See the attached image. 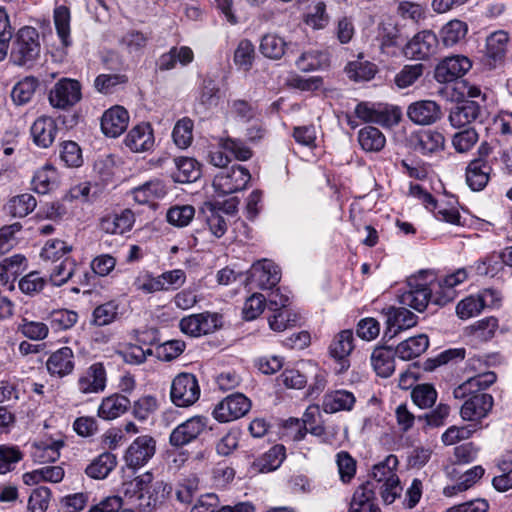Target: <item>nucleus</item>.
I'll list each match as a JSON object with an SVG mask.
<instances>
[{
  "instance_id": "obj_39",
  "label": "nucleus",
  "mask_w": 512,
  "mask_h": 512,
  "mask_svg": "<svg viewBox=\"0 0 512 512\" xmlns=\"http://www.w3.org/2000/svg\"><path fill=\"white\" fill-rule=\"evenodd\" d=\"M117 464L116 456L109 452H103L95 458L85 469L86 474L93 479H105Z\"/></svg>"
},
{
  "instance_id": "obj_62",
  "label": "nucleus",
  "mask_w": 512,
  "mask_h": 512,
  "mask_svg": "<svg viewBox=\"0 0 512 512\" xmlns=\"http://www.w3.org/2000/svg\"><path fill=\"white\" fill-rule=\"evenodd\" d=\"M477 429H479L478 424L451 426L442 434L441 439L445 445H454L459 441L469 439Z\"/></svg>"
},
{
  "instance_id": "obj_5",
  "label": "nucleus",
  "mask_w": 512,
  "mask_h": 512,
  "mask_svg": "<svg viewBox=\"0 0 512 512\" xmlns=\"http://www.w3.org/2000/svg\"><path fill=\"white\" fill-rule=\"evenodd\" d=\"M251 179L244 166L233 165L220 171L213 180V187L221 194H232L246 187Z\"/></svg>"
},
{
  "instance_id": "obj_56",
  "label": "nucleus",
  "mask_w": 512,
  "mask_h": 512,
  "mask_svg": "<svg viewBox=\"0 0 512 512\" xmlns=\"http://www.w3.org/2000/svg\"><path fill=\"white\" fill-rule=\"evenodd\" d=\"M195 216V208L191 205H176L168 209L167 222L176 227L187 226Z\"/></svg>"
},
{
  "instance_id": "obj_45",
  "label": "nucleus",
  "mask_w": 512,
  "mask_h": 512,
  "mask_svg": "<svg viewBox=\"0 0 512 512\" xmlns=\"http://www.w3.org/2000/svg\"><path fill=\"white\" fill-rule=\"evenodd\" d=\"M70 11L64 6H58L54 10V24L57 35L64 47H69L72 44L70 38Z\"/></svg>"
},
{
  "instance_id": "obj_8",
  "label": "nucleus",
  "mask_w": 512,
  "mask_h": 512,
  "mask_svg": "<svg viewBox=\"0 0 512 512\" xmlns=\"http://www.w3.org/2000/svg\"><path fill=\"white\" fill-rule=\"evenodd\" d=\"M250 408V400L242 393H235L227 396L215 406L213 416L219 422H230L246 415Z\"/></svg>"
},
{
  "instance_id": "obj_19",
  "label": "nucleus",
  "mask_w": 512,
  "mask_h": 512,
  "mask_svg": "<svg viewBox=\"0 0 512 512\" xmlns=\"http://www.w3.org/2000/svg\"><path fill=\"white\" fill-rule=\"evenodd\" d=\"M250 277L258 288L273 289L280 282L281 271L274 262L264 259L252 265Z\"/></svg>"
},
{
  "instance_id": "obj_50",
  "label": "nucleus",
  "mask_w": 512,
  "mask_h": 512,
  "mask_svg": "<svg viewBox=\"0 0 512 512\" xmlns=\"http://www.w3.org/2000/svg\"><path fill=\"white\" fill-rule=\"evenodd\" d=\"M193 127V121L188 117H184L176 122L172 132L176 146L185 149L191 145L193 140Z\"/></svg>"
},
{
  "instance_id": "obj_17",
  "label": "nucleus",
  "mask_w": 512,
  "mask_h": 512,
  "mask_svg": "<svg viewBox=\"0 0 512 512\" xmlns=\"http://www.w3.org/2000/svg\"><path fill=\"white\" fill-rule=\"evenodd\" d=\"M107 374L104 365L93 363L80 373L77 380V389L81 394H98L105 390Z\"/></svg>"
},
{
  "instance_id": "obj_13",
  "label": "nucleus",
  "mask_w": 512,
  "mask_h": 512,
  "mask_svg": "<svg viewBox=\"0 0 512 512\" xmlns=\"http://www.w3.org/2000/svg\"><path fill=\"white\" fill-rule=\"evenodd\" d=\"M409 144L414 151L430 156L444 149L445 137L437 130L421 129L410 134Z\"/></svg>"
},
{
  "instance_id": "obj_52",
  "label": "nucleus",
  "mask_w": 512,
  "mask_h": 512,
  "mask_svg": "<svg viewBox=\"0 0 512 512\" xmlns=\"http://www.w3.org/2000/svg\"><path fill=\"white\" fill-rule=\"evenodd\" d=\"M327 61L325 53L319 50H309L303 52L296 60L297 68L304 72L321 69Z\"/></svg>"
},
{
  "instance_id": "obj_63",
  "label": "nucleus",
  "mask_w": 512,
  "mask_h": 512,
  "mask_svg": "<svg viewBox=\"0 0 512 512\" xmlns=\"http://www.w3.org/2000/svg\"><path fill=\"white\" fill-rule=\"evenodd\" d=\"M185 347V342L182 340H169L157 345L153 354L162 361H172L184 352Z\"/></svg>"
},
{
  "instance_id": "obj_7",
  "label": "nucleus",
  "mask_w": 512,
  "mask_h": 512,
  "mask_svg": "<svg viewBox=\"0 0 512 512\" xmlns=\"http://www.w3.org/2000/svg\"><path fill=\"white\" fill-rule=\"evenodd\" d=\"M208 418L193 416L176 426L169 437L171 446L179 448L196 440L208 428Z\"/></svg>"
},
{
  "instance_id": "obj_36",
  "label": "nucleus",
  "mask_w": 512,
  "mask_h": 512,
  "mask_svg": "<svg viewBox=\"0 0 512 512\" xmlns=\"http://www.w3.org/2000/svg\"><path fill=\"white\" fill-rule=\"evenodd\" d=\"M377 39L382 51L387 54H394V49L401 46L403 42L400 30L391 21H383L379 24Z\"/></svg>"
},
{
  "instance_id": "obj_46",
  "label": "nucleus",
  "mask_w": 512,
  "mask_h": 512,
  "mask_svg": "<svg viewBox=\"0 0 512 512\" xmlns=\"http://www.w3.org/2000/svg\"><path fill=\"white\" fill-rule=\"evenodd\" d=\"M468 25L458 19L451 20L441 29V39L446 47H451L465 38Z\"/></svg>"
},
{
  "instance_id": "obj_42",
  "label": "nucleus",
  "mask_w": 512,
  "mask_h": 512,
  "mask_svg": "<svg viewBox=\"0 0 512 512\" xmlns=\"http://www.w3.org/2000/svg\"><path fill=\"white\" fill-rule=\"evenodd\" d=\"M133 198L139 204H146L166 195V187L160 180H151L132 190Z\"/></svg>"
},
{
  "instance_id": "obj_22",
  "label": "nucleus",
  "mask_w": 512,
  "mask_h": 512,
  "mask_svg": "<svg viewBox=\"0 0 512 512\" xmlns=\"http://www.w3.org/2000/svg\"><path fill=\"white\" fill-rule=\"evenodd\" d=\"M128 122L127 110L121 106H114L104 112L101 118V129L106 136L115 138L126 130Z\"/></svg>"
},
{
  "instance_id": "obj_49",
  "label": "nucleus",
  "mask_w": 512,
  "mask_h": 512,
  "mask_svg": "<svg viewBox=\"0 0 512 512\" xmlns=\"http://www.w3.org/2000/svg\"><path fill=\"white\" fill-rule=\"evenodd\" d=\"M25 261V256L21 254L4 258L0 262V282L7 284L11 279L14 280L21 272Z\"/></svg>"
},
{
  "instance_id": "obj_55",
  "label": "nucleus",
  "mask_w": 512,
  "mask_h": 512,
  "mask_svg": "<svg viewBox=\"0 0 512 512\" xmlns=\"http://www.w3.org/2000/svg\"><path fill=\"white\" fill-rule=\"evenodd\" d=\"M255 58V47L248 39L239 42L234 52V62L242 70L248 71L253 65Z\"/></svg>"
},
{
  "instance_id": "obj_3",
  "label": "nucleus",
  "mask_w": 512,
  "mask_h": 512,
  "mask_svg": "<svg viewBox=\"0 0 512 512\" xmlns=\"http://www.w3.org/2000/svg\"><path fill=\"white\" fill-rule=\"evenodd\" d=\"M355 115L364 122L379 124L383 127L395 126L401 119V112L397 107L368 102L359 103L355 108Z\"/></svg>"
},
{
  "instance_id": "obj_54",
  "label": "nucleus",
  "mask_w": 512,
  "mask_h": 512,
  "mask_svg": "<svg viewBox=\"0 0 512 512\" xmlns=\"http://www.w3.org/2000/svg\"><path fill=\"white\" fill-rule=\"evenodd\" d=\"M330 16L324 2L316 3L304 16V23L313 30H322L329 24Z\"/></svg>"
},
{
  "instance_id": "obj_20",
  "label": "nucleus",
  "mask_w": 512,
  "mask_h": 512,
  "mask_svg": "<svg viewBox=\"0 0 512 512\" xmlns=\"http://www.w3.org/2000/svg\"><path fill=\"white\" fill-rule=\"evenodd\" d=\"M387 329L385 336L393 338L399 332L412 328L417 324L418 317L405 307H388L386 309Z\"/></svg>"
},
{
  "instance_id": "obj_21",
  "label": "nucleus",
  "mask_w": 512,
  "mask_h": 512,
  "mask_svg": "<svg viewBox=\"0 0 512 512\" xmlns=\"http://www.w3.org/2000/svg\"><path fill=\"white\" fill-rule=\"evenodd\" d=\"M125 145L135 153L149 151L154 147L155 138L150 123H141L133 127L125 137Z\"/></svg>"
},
{
  "instance_id": "obj_14",
  "label": "nucleus",
  "mask_w": 512,
  "mask_h": 512,
  "mask_svg": "<svg viewBox=\"0 0 512 512\" xmlns=\"http://www.w3.org/2000/svg\"><path fill=\"white\" fill-rule=\"evenodd\" d=\"M438 43V38L433 31L424 30L406 43L403 52L407 58L425 60L436 53Z\"/></svg>"
},
{
  "instance_id": "obj_25",
  "label": "nucleus",
  "mask_w": 512,
  "mask_h": 512,
  "mask_svg": "<svg viewBox=\"0 0 512 512\" xmlns=\"http://www.w3.org/2000/svg\"><path fill=\"white\" fill-rule=\"evenodd\" d=\"M58 132L56 121L49 116L38 117L30 128L33 142L40 148H48L55 141Z\"/></svg>"
},
{
  "instance_id": "obj_18",
  "label": "nucleus",
  "mask_w": 512,
  "mask_h": 512,
  "mask_svg": "<svg viewBox=\"0 0 512 512\" xmlns=\"http://www.w3.org/2000/svg\"><path fill=\"white\" fill-rule=\"evenodd\" d=\"M472 67L471 60L463 55L446 57L435 69V78L440 83H449L464 76Z\"/></svg>"
},
{
  "instance_id": "obj_59",
  "label": "nucleus",
  "mask_w": 512,
  "mask_h": 512,
  "mask_svg": "<svg viewBox=\"0 0 512 512\" xmlns=\"http://www.w3.org/2000/svg\"><path fill=\"white\" fill-rule=\"evenodd\" d=\"M411 398L419 408H429L436 402L437 391L431 384H418L413 388Z\"/></svg>"
},
{
  "instance_id": "obj_16",
  "label": "nucleus",
  "mask_w": 512,
  "mask_h": 512,
  "mask_svg": "<svg viewBox=\"0 0 512 512\" xmlns=\"http://www.w3.org/2000/svg\"><path fill=\"white\" fill-rule=\"evenodd\" d=\"M408 119L416 125L428 126L441 120V106L433 100H419L408 105Z\"/></svg>"
},
{
  "instance_id": "obj_33",
  "label": "nucleus",
  "mask_w": 512,
  "mask_h": 512,
  "mask_svg": "<svg viewBox=\"0 0 512 512\" xmlns=\"http://www.w3.org/2000/svg\"><path fill=\"white\" fill-rule=\"evenodd\" d=\"M355 396L347 390H335L326 393L323 397L322 407L326 413L350 411L355 404Z\"/></svg>"
},
{
  "instance_id": "obj_51",
  "label": "nucleus",
  "mask_w": 512,
  "mask_h": 512,
  "mask_svg": "<svg viewBox=\"0 0 512 512\" xmlns=\"http://www.w3.org/2000/svg\"><path fill=\"white\" fill-rule=\"evenodd\" d=\"M47 283V278L42 276L40 272L31 271L19 280L18 287L22 293L35 296L44 289Z\"/></svg>"
},
{
  "instance_id": "obj_53",
  "label": "nucleus",
  "mask_w": 512,
  "mask_h": 512,
  "mask_svg": "<svg viewBox=\"0 0 512 512\" xmlns=\"http://www.w3.org/2000/svg\"><path fill=\"white\" fill-rule=\"evenodd\" d=\"M22 459L23 453L17 446L0 445V474L13 471Z\"/></svg>"
},
{
  "instance_id": "obj_24",
  "label": "nucleus",
  "mask_w": 512,
  "mask_h": 512,
  "mask_svg": "<svg viewBox=\"0 0 512 512\" xmlns=\"http://www.w3.org/2000/svg\"><path fill=\"white\" fill-rule=\"evenodd\" d=\"M482 112L480 104L473 100H465L454 106L448 116L452 127L463 128L476 121Z\"/></svg>"
},
{
  "instance_id": "obj_11",
  "label": "nucleus",
  "mask_w": 512,
  "mask_h": 512,
  "mask_svg": "<svg viewBox=\"0 0 512 512\" xmlns=\"http://www.w3.org/2000/svg\"><path fill=\"white\" fill-rule=\"evenodd\" d=\"M221 324V316L217 313L204 312L182 318L179 326L183 333L198 337L213 333Z\"/></svg>"
},
{
  "instance_id": "obj_1",
  "label": "nucleus",
  "mask_w": 512,
  "mask_h": 512,
  "mask_svg": "<svg viewBox=\"0 0 512 512\" xmlns=\"http://www.w3.org/2000/svg\"><path fill=\"white\" fill-rule=\"evenodd\" d=\"M468 278L465 268H460L447 275L440 281H434V274L430 271H420L417 276L408 280L409 289L398 296L400 304L422 312L432 300V291L435 287L453 288Z\"/></svg>"
},
{
  "instance_id": "obj_31",
  "label": "nucleus",
  "mask_w": 512,
  "mask_h": 512,
  "mask_svg": "<svg viewBox=\"0 0 512 512\" xmlns=\"http://www.w3.org/2000/svg\"><path fill=\"white\" fill-rule=\"evenodd\" d=\"M396 350L387 346L376 347L371 355V364L376 374L382 378L390 377L395 370Z\"/></svg>"
},
{
  "instance_id": "obj_38",
  "label": "nucleus",
  "mask_w": 512,
  "mask_h": 512,
  "mask_svg": "<svg viewBox=\"0 0 512 512\" xmlns=\"http://www.w3.org/2000/svg\"><path fill=\"white\" fill-rule=\"evenodd\" d=\"M36 206V198L30 193H23L10 198L4 205V210L12 217L23 218L33 212Z\"/></svg>"
},
{
  "instance_id": "obj_57",
  "label": "nucleus",
  "mask_w": 512,
  "mask_h": 512,
  "mask_svg": "<svg viewBox=\"0 0 512 512\" xmlns=\"http://www.w3.org/2000/svg\"><path fill=\"white\" fill-rule=\"evenodd\" d=\"M52 329L63 331L72 328L78 321V313L68 309L53 310L49 315Z\"/></svg>"
},
{
  "instance_id": "obj_2",
  "label": "nucleus",
  "mask_w": 512,
  "mask_h": 512,
  "mask_svg": "<svg viewBox=\"0 0 512 512\" xmlns=\"http://www.w3.org/2000/svg\"><path fill=\"white\" fill-rule=\"evenodd\" d=\"M38 31L31 26L19 29L11 46L10 60L17 66L31 67L40 56Z\"/></svg>"
},
{
  "instance_id": "obj_30",
  "label": "nucleus",
  "mask_w": 512,
  "mask_h": 512,
  "mask_svg": "<svg viewBox=\"0 0 512 512\" xmlns=\"http://www.w3.org/2000/svg\"><path fill=\"white\" fill-rule=\"evenodd\" d=\"M374 484L367 481L354 492L349 512H379L375 503Z\"/></svg>"
},
{
  "instance_id": "obj_60",
  "label": "nucleus",
  "mask_w": 512,
  "mask_h": 512,
  "mask_svg": "<svg viewBox=\"0 0 512 512\" xmlns=\"http://www.w3.org/2000/svg\"><path fill=\"white\" fill-rule=\"evenodd\" d=\"M158 409V400L151 395H145L134 401L132 414L139 421H146Z\"/></svg>"
},
{
  "instance_id": "obj_61",
  "label": "nucleus",
  "mask_w": 512,
  "mask_h": 512,
  "mask_svg": "<svg viewBox=\"0 0 512 512\" xmlns=\"http://www.w3.org/2000/svg\"><path fill=\"white\" fill-rule=\"evenodd\" d=\"M62 446V442H54L52 444L37 443L33 447L32 457L39 463L55 462L60 456L59 449Z\"/></svg>"
},
{
  "instance_id": "obj_44",
  "label": "nucleus",
  "mask_w": 512,
  "mask_h": 512,
  "mask_svg": "<svg viewBox=\"0 0 512 512\" xmlns=\"http://www.w3.org/2000/svg\"><path fill=\"white\" fill-rule=\"evenodd\" d=\"M57 182L56 169L51 164H45L39 168L32 179V185L34 191L38 194L48 193Z\"/></svg>"
},
{
  "instance_id": "obj_27",
  "label": "nucleus",
  "mask_w": 512,
  "mask_h": 512,
  "mask_svg": "<svg viewBox=\"0 0 512 512\" xmlns=\"http://www.w3.org/2000/svg\"><path fill=\"white\" fill-rule=\"evenodd\" d=\"M492 171L491 165L484 159L470 161L466 168V182L473 191H481L486 187Z\"/></svg>"
},
{
  "instance_id": "obj_47",
  "label": "nucleus",
  "mask_w": 512,
  "mask_h": 512,
  "mask_svg": "<svg viewBox=\"0 0 512 512\" xmlns=\"http://www.w3.org/2000/svg\"><path fill=\"white\" fill-rule=\"evenodd\" d=\"M38 87V80L33 76L25 77L19 81L11 91V98L17 105L28 103L35 94Z\"/></svg>"
},
{
  "instance_id": "obj_64",
  "label": "nucleus",
  "mask_w": 512,
  "mask_h": 512,
  "mask_svg": "<svg viewBox=\"0 0 512 512\" xmlns=\"http://www.w3.org/2000/svg\"><path fill=\"white\" fill-rule=\"evenodd\" d=\"M479 140L478 132L475 128L469 127L455 133L452 137V145L459 153L468 152Z\"/></svg>"
},
{
  "instance_id": "obj_9",
  "label": "nucleus",
  "mask_w": 512,
  "mask_h": 512,
  "mask_svg": "<svg viewBox=\"0 0 512 512\" xmlns=\"http://www.w3.org/2000/svg\"><path fill=\"white\" fill-rule=\"evenodd\" d=\"M508 42L509 35L503 30L495 31L487 36L481 59L487 69H495L504 62Z\"/></svg>"
},
{
  "instance_id": "obj_41",
  "label": "nucleus",
  "mask_w": 512,
  "mask_h": 512,
  "mask_svg": "<svg viewBox=\"0 0 512 512\" xmlns=\"http://www.w3.org/2000/svg\"><path fill=\"white\" fill-rule=\"evenodd\" d=\"M201 214L209 227L210 232L217 238L222 237L228 228L227 222L212 202H205L201 208Z\"/></svg>"
},
{
  "instance_id": "obj_26",
  "label": "nucleus",
  "mask_w": 512,
  "mask_h": 512,
  "mask_svg": "<svg viewBox=\"0 0 512 512\" xmlns=\"http://www.w3.org/2000/svg\"><path fill=\"white\" fill-rule=\"evenodd\" d=\"M74 353L70 347H62L53 352L46 361V368L51 376L63 378L74 370Z\"/></svg>"
},
{
  "instance_id": "obj_40",
  "label": "nucleus",
  "mask_w": 512,
  "mask_h": 512,
  "mask_svg": "<svg viewBox=\"0 0 512 512\" xmlns=\"http://www.w3.org/2000/svg\"><path fill=\"white\" fill-rule=\"evenodd\" d=\"M358 142L365 152H379L384 148L386 138L378 128L366 126L359 130Z\"/></svg>"
},
{
  "instance_id": "obj_15",
  "label": "nucleus",
  "mask_w": 512,
  "mask_h": 512,
  "mask_svg": "<svg viewBox=\"0 0 512 512\" xmlns=\"http://www.w3.org/2000/svg\"><path fill=\"white\" fill-rule=\"evenodd\" d=\"M465 398L467 399L460 410V415L465 421L480 422L487 417L494 404L492 395L488 393L473 392Z\"/></svg>"
},
{
  "instance_id": "obj_6",
  "label": "nucleus",
  "mask_w": 512,
  "mask_h": 512,
  "mask_svg": "<svg viewBox=\"0 0 512 512\" xmlns=\"http://www.w3.org/2000/svg\"><path fill=\"white\" fill-rule=\"evenodd\" d=\"M81 85L70 78L60 79L50 90L49 102L57 109H69L81 100Z\"/></svg>"
},
{
  "instance_id": "obj_12",
  "label": "nucleus",
  "mask_w": 512,
  "mask_h": 512,
  "mask_svg": "<svg viewBox=\"0 0 512 512\" xmlns=\"http://www.w3.org/2000/svg\"><path fill=\"white\" fill-rule=\"evenodd\" d=\"M156 452V441L152 436H138L127 448L124 460L131 469H139L144 466Z\"/></svg>"
},
{
  "instance_id": "obj_48",
  "label": "nucleus",
  "mask_w": 512,
  "mask_h": 512,
  "mask_svg": "<svg viewBox=\"0 0 512 512\" xmlns=\"http://www.w3.org/2000/svg\"><path fill=\"white\" fill-rule=\"evenodd\" d=\"M76 263L70 257H65L51 270L49 279L51 285L60 287L68 282L74 275Z\"/></svg>"
},
{
  "instance_id": "obj_23",
  "label": "nucleus",
  "mask_w": 512,
  "mask_h": 512,
  "mask_svg": "<svg viewBox=\"0 0 512 512\" xmlns=\"http://www.w3.org/2000/svg\"><path fill=\"white\" fill-rule=\"evenodd\" d=\"M256 508L250 502H240L234 507L230 505L220 506V501L215 493L201 495L196 504L192 507V512H253Z\"/></svg>"
},
{
  "instance_id": "obj_4",
  "label": "nucleus",
  "mask_w": 512,
  "mask_h": 512,
  "mask_svg": "<svg viewBox=\"0 0 512 512\" xmlns=\"http://www.w3.org/2000/svg\"><path fill=\"white\" fill-rule=\"evenodd\" d=\"M200 397V386L195 375L180 373L172 381L170 398L178 407H189Z\"/></svg>"
},
{
  "instance_id": "obj_35",
  "label": "nucleus",
  "mask_w": 512,
  "mask_h": 512,
  "mask_svg": "<svg viewBox=\"0 0 512 512\" xmlns=\"http://www.w3.org/2000/svg\"><path fill=\"white\" fill-rule=\"evenodd\" d=\"M135 222L134 213L125 209L119 214H112L101 220V229L109 234L122 235L131 230Z\"/></svg>"
},
{
  "instance_id": "obj_58",
  "label": "nucleus",
  "mask_w": 512,
  "mask_h": 512,
  "mask_svg": "<svg viewBox=\"0 0 512 512\" xmlns=\"http://www.w3.org/2000/svg\"><path fill=\"white\" fill-rule=\"evenodd\" d=\"M72 247L60 239L48 240L43 246L40 256L43 260L56 262L70 253Z\"/></svg>"
},
{
  "instance_id": "obj_37",
  "label": "nucleus",
  "mask_w": 512,
  "mask_h": 512,
  "mask_svg": "<svg viewBox=\"0 0 512 512\" xmlns=\"http://www.w3.org/2000/svg\"><path fill=\"white\" fill-rule=\"evenodd\" d=\"M429 347V339L425 334L410 337L396 347V354L402 360H411L420 356Z\"/></svg>"
},
{
  "instance_id": "obj_10",
  "label": "nucleus",
  "mask_w": 512,
  "mask_h": 512,
  "mask_svg": "<svg viewBox=\"0 0 512 512\" xmlns=\"http://www.w3.org/2000/svg\"><path fill=\"white\" fill-rule=\"evenodd\" d=\"M354 349V335L350 329L336 334L329 345V354L336 361V374H343L350 368L349 355Z\"/></svg>"
},
{
  "instance_id": "obj_34",
  "label": "nucleus",
  "mask_w": 512,
  "mask_h": 512,
  "mask_svg": "<svg viewBox=\"0 0 512 512\" xmlns=\"http://www.w3.org/2000/svg\"><path fill=\"white\" fill-rule=\"evenodd\" d=\"M496 379V374L491 371L479 374L457 386L453 391V395L456 399H464L473 392L481 393L480 391L487 389L495 383Z\"/></svg>"
},
{
  "instance_id": "obj_29",
  "label": "nucleus",
  "mask_w": 512,
  "mask_h": 512,
  "mask_svg": "<svg viewBox=\"0 0 512 512\" xmlns=\"http://www.w3.org/2000/svg\"><path fill=\"white\" fill-rule=\"evenodd\" d=\"M175 171L171 174L174 182L190 183L198 180L201 176L200 163L190 157H178L172 160Z\"/></svg>"
},
{
  "instance_id": "obj_43",
  "label": "nucleus",
  "mask_w": 512,
  "mask_h": 512,
  "mask_svg": "<svg viewBox=\"0 0 512 512\" xmlns=\"http://www.w3.org/2000/svg\"><path fill=\"white\" fill-rule=\"evenodd\" d=\"M399 464L397 456L390 454L383 461L375 464L372 468V478L377 482H389L396 483L399 477L395 473V470Z\"/></svg>"
},
{
  "instance_id": "obj_28",
  "label": "nucleus",
  "mask_w": 512,
  "mask_h": 512,
  "mask_svg": "<svg viewBox=\"0 0 512 512\" xmlns=\"http://www.w3.org/2000/svg\"><path fill=\"white\" fill-rule=\"evenodd\" d=\"M292 46L291 42L285 41L278 34L267 33L260 40L259 51L265 58L280 60L287 51L293 52Z\"/></svg>"
},
{
  "instance_id": "obj_32",
  "label": "nucleus",
  "mask_w": 512,
  "mask_h": 512,
  "mask_svg": "<svg viewBox=\"0 0 512 512\" xmlns=\"http://www.w3.org/2000/svg\"><path fill=\"white\" fill-rule=\"evenodd\" d=\"M130 406L128 397L115 393L102 400L98 408V416L104 420H113L124 414Z\"/></svg>"
}]
</instances>
